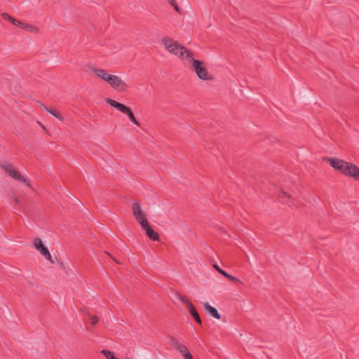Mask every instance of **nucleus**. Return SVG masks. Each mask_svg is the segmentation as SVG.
<instances>
[{"label": "nucleus", "instance_id": "1", "mask_svg": "<svg viewBox=\"0 0 359 359\" xmlns=\"http://www.w3.org/2000/svg\"><path fill=\"white\" fill-rule=\"evenodd\" d=\"M328 161L335 170L359 181V168L356 165L336 158H329Z\"/></svg>", "mask_w": 359, "mask_h": 359}, {"label": "nucleus", "instance_id": "2", "mask_svg": "<svg viewBox=\"0 0 359 359\" xmlns=\"http://www.w3.org/2000/svg\"><path fill=\"white\" fill-rule=\"evenodd\" d=\"M162 43L165 48L170 53H172L179 58H180L184 62L187 60V55H191V52L188 50L184 46L180 45L177 41H174L169 37H163L162 39Z\"/></svg>", "mask_w": 359, "mask_h": 359}, {"label": "nucleus", "instance_id": "3", "mask_svg": "<svg viewBox=\"0 0 359 359\" xmlns=\"http://www.w3.org/2000/svg\"><path fill=\"white\" fill-rule=\"evenodd\" d=\"M184 63L189 65L190 68L196 73L199 79L202 80H210L212 79V76L208 72L203 63L200 60H195L193 57L192 53H191V55H187V60Z\"/></svg>", "mask_w": 359, "mask_h": 359}, {"label": "nucleus", "instance_id": "4", "mask_svg": "<svg viewBox=\"0 0 359 359\" xmlns=\"http://www.w3.org/2000/svg\"><path fill=\"white\" fill-rule=\"evenodd\" d=\"M0 166L9 176L29 186L27 179L22 176L11 163L6 161H2L0 163Z\"/></svg>", "mask_w": 359, "mask_h": 359}, {"label": "nucleus", "instance_id": "5", "mask_svg": "<svg viewBox=\"0 0 359 359\" xmlns=\"http://www.w3.org/2000/svg\"><path fill=\"white\" fill-rule=\"evenodd\" d=\"M175 295L177 299L187 307L189 312L193 316L195 320L201 325L202 323L201 319L192 303L185 296L180 293H176Z\"/></svg>", "mask_w": 359, "mask_h": 359}, {"label": "nucleus", "instance_id": "6", "mask_svg": "<svg viewBox=\"0 0 359 359\" xmlns=\"http://www.w3.org/2000/svg\"><path fill=\"white\" fill-rule=\"evenodd\" d=\"M132 211L135 218L140 223L141 226L145 225L148 222L145 213L142 209L140 203L135 202L133 203Z\"/></svg>", "mask_w": 359, "mask_h": 359}, {"label": "nucleus", "instance_id": "7", "mask_svg": "<svg viewBox=\"0 0 359 359\" xmlns=\"http://www.w3.org/2000/svg\"><path fill=\"white\" fill-rule=\"evenodd\" d=\"M168 340L170 345L182 353L186 359H192V355L186 346L180 343L177 339L173 337H169Z\"/></svg>", "mask_w": 359, "mask_h": 359}, {"label": "nucleus", "instance_id": "8", "mask_svg": "<svg viewBox=\"0 0 359 359\" xmlns=\"http://www.w3.org/2000/svg\"><path fill=\"white\" fill-rule=\"evenodd\" d=\"M33 245L46 259L50 261L52 264L54 263L52 260L48 249L43 244L42 241L40 238H35L33 241Z\"/></svg>", "mask_w": 359, "mask_h": 359}, {"label": "nucleus", "instance_id": "9", "mask_svg": "<svg viewBox=\"0 0 359 359\" xmlns=\"http://www.w3.org/2000/svg\"><path fill=\"white\" fill-rule=\"evenodd\" d=\"M105 101L107 104H109L111 107L116 108L118 111H121L123 114L125 113V111L128 107H127L116 100H114L111 98H106Z\"/></svg>", "mask_w": 359, "mask_h": 359}, {"label": "nucleus", "instance_id": "10", "mask_svg": "<svg viewBox=\"0 0 359 359\" xmlns=\"http://www.w3.org/2000/svg\"><path fill=\"white\" fill-rule=\"evenodd\" d=\"M90 70L95 74V75L102 79V81H104V79L107 77V75L108 74L107 72L102 68H98L95 66H90L89 67Z\"/></svg>", "mask_w": 359, "mask_h": 359}, {"label": "nucleus", "instance_id": "11", "mask_svg": "<svg viewBox=\"0 0 359 359\" xmlns=\"http://www.w3.org/2000/svg\"><path fill=\"white\" fill-rule=\"evenodd\" d=\"M142 228L145 231L146 234L149 236V238L153 241L158 240V233L151 229L148 222L145 225L142 226Z\"/></svg>", "mask_w": 359, "mask_h": 359}, {"label": "nucleus", "instance_id": "12", "mask_svg": "<svg viewBox=\"0 0 359 359\" xmlns=\"http://www.w3.org/2000/svg\"><path fill=\"white\" fill-rule=\"evenodd\" d=\"M213 267L219 273H221L222 275H223L224 277H226V278H228L229 280H230L232 282H234V283H240L241 284L242 282L241 281V280H239L238 278H237L235 276H231V274L226 273V271H224V270H222L217 264H213Z\"/></svg>", "mask_w": 359, "mask_h": 359}, {"label": "nucleus", "instance_id": "13", "mask_svg": "<svg viewBox=\"0 0 359 359\" xmlns=\"http://www.w3.org/2000/svg\"><path fill=\"white\" fill-rule=\"evenodd\" d=\"M112 88L118 91L124 92L127 90L128 85L121 77L118 76Z\"/></svg>", "mask_w": 359, "mask_h": 359}, {"label": "nucleus", "instance_id": "14", "mask_svg": "<svg viewBox=\"0 0 359 359\" xmlns=\"http://www.w3.org/2000/svg\"><path fill=\"white\" fill-rule=\"evenodd\" d=\"M203 305L204 309L207 311V313L210 316H211L217 319H220L221 316L215 307L209 305L208 303H204Z\"/></svg>", "mask_w": 359, "mask_h": 359}, {"label": "nucleus", "instance_id": "15", "mask_svg": "<svg viewBox=\"0 0 359 359\" xmlns=\"http://www.w3.org/2000/svg\"><path fill=\"white\" fill-rule=\"evenodd\" d=\"M25 27V30H27L31 33H38L39 32L38 27H36L34 25L27 24V26Z\"/></svg>", "mask_w": 359, "mask_h": 359}, {"label": "nucleus", "instance_id": "16", "mask_svg": "<svg viewBox=\"0 0 359 359\" xmlns=\"http://www.w3.org/2000/svg\"><path fill=\"white\" fill-rule=\"evenodd\" d=\"M282 203H287L290 198V196L285 192H281L279 196Z\"/></svg>", "mask_w": 359, "mask_h": 359}, {"label": "nucleus", "instance_id": "17", "mask_svg": "<svg viewBox=\"0 0 359 359\" xmlns=\"http://www.w3.org/2000/svg\"><path fill=\"white\" fill-rule=\"evenodd\" d=\"M48 112H49L50 114H52L53 116H54L55 118H57V119H59L60 121H62L63 119L62 116L59 112H57L53 109L48 110Z\"/></svg>", "mask_w": 359, "mask_h": 359}, {"label": "nucleus", "instance_id": "18", "mask_svg": "<svg viewBox=\"0 0 359 359\" xmlns=\"http://www.w3.org/2000/svg\"><path fill=\"white\" fill-rule=\"evenodd\" d=\"M14 25H15V26H17V27H20V28H21V29H25V27H26V26H27V23H25V22H22V21H20V20H16V21H15V24H14Z\"/></svg>", "mask_w": 359, "mask_h": 359}, {"label": "nucleus", "instance_id": "19", "mask_svg": "<svg viewBox=\"0 0 359 359\" xmlns=\"http://www.w3.org/2000/svg\"><path fill=\"white\" fill-rule=\"evenodd\" d=\"M169 3L170 4V5L172 6H173V8H175V10L177 12V13H180V8L178 7L176 1L175 0H169Z\"/></svg>", "mask_w": 359, "mask_h": 359}, {"label": "nucleus", "instance_id": "20", "mask_svg": "<svg viewBox=\"0 0 359 359\" xmlns=\"http://www.w3.org/2000/svg\"><path fill=\"white\" fill-rule=\"evenodd\" d=\"M128 118L129 120L133 122V123H135V125L137 126H140V123L137 121V120L136 119V118L135 117L134 114H133L132 115H130V116H128Z\"/></svg>", "mask_w": 359, "mask_h": 359}, {"label": "nucleus", "instance_id": "21", "mask_svg": "<svg viewBox=\"0 0 359 359\" xmlns=\"http://www.w3.org/2000/svg\"><path fill=\"white\" fill-rule=\"evenodd\" d=\"M98 321V318L97 316H93L90 318V323L93 325H95Z\"/></svg>", "mask_w": 359, "mask_h": 359}, {"label": "nucleus", "instance_id": "22", "mask_svg": "<svg viewBox=\"0 0 359 359\" xmlns=\"http://www.w3.org/2000/svg\"><path fill=\"white\" fill-rule=\"evenodd\" d=\"M117 78H118V76H116V75H113L112 79H111V80L110 83H109V85L110 86L113 87L114 84H115V81H116V80L117 79Z\"/></svg>", "mask_w": 359, "mask_h": 359}, {"label": "nucleus", "instance_id": "23", "mask_svg": "<svg viewBox=\"0 0 359 359\" xmlns=\"http://www.w3.org/2000/svg\"><path fill=\"white\" fill-rule=\"evenodd\" d=\"M112 76L113 74H108L104 81L107 82L109 84L112 79Z\"/></svg>", "mask_w": 359, "mask_h": 359}, {"label": "nucleus", "instance_id": "24", "mask_svg": "<svg viewBox=\"0 0 359 359\" xmlns=\"http://www.w3.org/2000/svg\"><path fill=\"white\" fill-rule=\"evenodd\" d=\"M1 16H2V18H3L4 20H8L9 19H11V17L10 15H8V13H3L1 14Z\"/></svg>", "mask_w": 359, "mask_h": 359}, {"label": "nucleus", "instance_id": "25", "mask_svg": "<svg viewBox=\"0 0 359 359\" xmlns=\"http://www.w3.org/2000/svg\"><path fill=\"white\" fill-rule=\"evenodd\" d=\"M133 114V113L132 110L129 107L127 108V109L125 111V113H124V114L127 115L128 117L130 116V115H132Z\"/></svg>", "mask_w": 359, "mask_h": 359}, {"label": "nucleus", "instance_id": "26", "mask_svg": "<svg viewBox=\"0 0 359 359\" xmlns=\"http://www.w3.org/2000/svg\"><path fill=\"white\" fill-rule=\"evenodd\" d=\"M8 21L11 22L13 25H14L16 20L15 18H13V17H11V19H9Z\"/></svg>", "mask_w": 359, "mask_h": 359}, {"label": "nucleus", "instance_id": "27", "mask_svg": "<svg viewBox=\"0 0 359 359\" xmlns=\"http://www.w3.org/2000/svg\"><path fill=\"white\" fill-rule=\"evenodd\" d=\"M13 200L15 201V202L16 203H20L19 199L17 197H15V196L13 197Z\"/></svg>", "mask_w": 359, "mask_h": 359}, {"label": "nucleus", "instance_id": "28", "mask_svg": "<svg viewBox=\"0 0 359 359\" xmlns=\"http://www.w3.org/2000/svg\"><path fill=\"white\" fill-rule=\"evenodd\" d=\"M41 108H43L44 110H46L47 111H48V110H50V109H48L46 106H44L43 104H41Z\"/></svg>", "mask_w": 359, "mask_h": 359}]
</instances>
